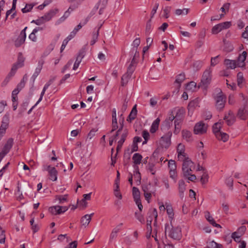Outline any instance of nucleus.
Instances as JSON below:
<instances>
[{"mask_svg":"<svg viewBox=\"0 0 248 248\" xmlns=\"http://www.w3.org/2000/svg\"><path fill=\"white\" fill-rule=\"evenodd\" d=\"M135 171L134 173V177L136 181L138 182L139 183H140L141 176L139 170V167L138 166H134Z\"/></svg>","mask_w":248,"mask_h":248,"instance_id":"obj_33","label":"nucleus"},{"mask_svg":"<svg viewBox=\"0 0 248 248\" xmlns=\"http://www.w3.org/2000/svg\"><path fill=\"white\" fill-rule=\"evenodd\" d=\"M217 243L214 241L210 242L207 244V247L208 248H217Z\"/></svg>","mask_w":248,"mask_h":248,"instance_id":"obj_55","label":"nucleus"},{"mask_svg":"<svg viewBox=\"0 0 248 248\" xmlns=\"http://www.w3.org/2000/svg\"><path fill=\"white\" fill-rule=\"evenodd\" d=\"M10 117L9 114H5L2 118L1 125L0 126V131L5 134L6 130L9 127Z\"/></svg>","mask_w":248,"mask_h":248,"instance_id":"obj_8","label":"nucleus"},{"mask_svg":"<svg viewBox=\"0 0 248 248\" xmlns=\"http://www.w3.org/2000/svg\"><path fill=\"white\" fill-rule=\"evenodd\" d=\"M178 158L179 161L187 158L188 155L185 153V146L181 143L178 144L177 149Z\"/></svg>","mask_w":248,"mask_h":248,"instance_id":"obj_11","label":"nucleus"},{"mask_svg":"<svg viewBox=\"0 0 248 248\" xmlns=\"http://www.w3.org/2000/svg\"><path fill=\"white\" fill-rule=\"evenodd\" d=\"M85 54V51L83 50H80L77 57L76 61L73 66V70H76L79 66V63H80L82 58L84 57Z\"/></svg>","mask_w":248,"mask_h":248,"instance_id":"obj_18","label":"nucleus"},{"mask_svg":"<svg viewBox=\"0 0 248 248\" xmlns=\"http://www.w3.org/2000/svg\"><path fill=\"white\" fill-rule=\"evenodd\" d=\"M182 136L184 140L189 142L192 140V133L187 130H183L182 131Z\"/></svg>","mask_w":248,"mask_h":248,"instance_id":"obj_22","label":"nucleus"},{"mask_svg":"<svg viewBox=\"0 0 248 248\" xmlns=\"http://www.w3.org/2000/svg\"><path fill=\"white\" fill-rule=\"evenodd\" d=\"M185 75L184 73H181L178 75L175 79V82L179 84V86L181 83L185 80Z\"/></svg>","mask_w":248,"mask_h":248,"instance_id":"obj_42","label":"nucleus"},{"mask_svg":"<svg viewBox=\"0 0 248 248\" xmlns=\"http://www.w3.org/2000/svg\"><path fill=\"white\" fill-rule=\"evenodd\" d=\"M172 125V123L169 122V121L166 119L163 123V127H165L166 128L169 129Z\"/></svg>","mask_w":248,"mask_h":248,"instance_id":"obj_60","label":"nucleus"},{"mask_svg":"<svg viewBox=\"0 0 248 248\" xmlns=\"http://www.w3.org/2000/svg\"><path fill=\"white\" fill-rule=\"evenodd\" d=\"M100 29V27H98L96 32L93 33L92 36V40L91 41V45H93L95 42L97 41L98 39V36L99 34V31Z\"/></svg>","mask_w":248,"mask_h":248,"instance_id":"obj_36","label":"nucleus"},{"mask_svg":"<svg viewBox=\"0 0 248 248\" xmlns=\"http://www.w3.org/2000/svg\"><path fill=\"white\" fill-rule=\"evenodd\" d=\"M242 36L246 39H248V26L245 28V31L243 32Z\"/></svg>","mask_w":248,"mask_h":248,"instance_id":"obj_64","label":"nucleus"},{"mask_svg":"<svg viewBox=\"0 0 248 248\" xmlns=\"http://www.w3.org/2000/svg\"><path fill=\"white\" fill-rule=\"evenodd\" d=\"M20 67H18V65L16 63L14 64V65L12 67L10 72L9 73L10 74V75L14 76L16 73V70Z\"/></svg>","mask_w":248,"mask_h":248,"instance_id":"obj_49","label":"nucleus"},{"mask_svg":"<svg viewBox=\"0 0 248 248\" xmlns=\"http://www.w3.org/2000/svg\"><path fill=\"white\" fill-rule=\"evenodd\" d=\"M114 195L117 198H118L120 200L122 199V194H121V193L119 191V189H114Z\"/></svg>","mask_w":248,"mask_h":248,"instance_id":"obj_59","label":"nucleus"},{"mask_svg":"<svg viewBox=\"0 0 248 248\" xmlns=\"http://www.w3.org/2000/svg\"><path fill=\"white\" fill-rule=\"evenodd\" d=\"M120 228H119L118 227H115L113 229L109 237V241L110 242H111L114 238H115L117 237V233L120 231Z\"/></svg>","mask_w":248,"mask_h":248,"instance_id":"obj_35","label":"nucleus"},{"mask_svg":"<svg viewBox=\"0 0 248 248\" xmlns=\"http://www.w3.org/2000/svg\"><path fill=\"white\" fill-rule=\"evenodd\" d=\"M178 190L179 196L181 199L184 197V192L186 190V184L183 180H180L178 181Z\"/></svg>","mask_w":248,"mask_h":248,"instance_id":"obj_19","label":"nucleus"},{"mask_svg":"<svg viewBox=\"0 0 248 248\" xmlns=\"http://www.w3.org/2000/svg\"><path fill=\"white\" fill-rule=\"evenodd\" d=\"M169 168L170 169V170H176V166L175 164V162L174 160H170L168 163Z\"/></svg>","mask_w":248,"mask_h":248,"instance_id":"obj_46","label":"nucleus"},{"mask_svg":"<svg viewBox=\"0 0 248 248\" xmlns=\"http://www.w3.org/2000/svg\"><path fill=\"white\" fill-rule=\"evenodd\" d=\"M160 121V119L157 118L153 122L150 128L151 133H154L158 129Z\"/></svg>","mask_w":248,"mask_h":248,"instance_id":"obj_27","label":"nucleus"},{"mask_svg":"<svg viewBox=\"0 0 248 248\" xmlns=\"http://www.w3.org/2000/svg\"><path fill=\"white\" fill-rule=\"evenodd\" d=\"M43 64V62H39L38 65L35 69V71L31 78V79L32 80L33 82H34L37 77L39 75V73H40L41 69L42 68Z\"/></svg>","mask_w":248,"mask_h":248,"instance_id":"obj_23","label":"nucleus"},{"mask_svg":"<svg viewBox=\"0 0 248 248\" xmlns=\"http://www.w3.org/2000/svg\"><path fill=\"white\" fill-rule=\"evenodd\" d=\"M140 38H136L135 39L132 44L133 47L137 48V49H138V47L140 45Z\"/></svg>","mask_w":248,"mask_h":248,"instance_id":"obj_53","label":"nucleus"},{"mask_svg":"<svg viewBox=\"0 0 248 248\" xmlns=\"http://www.w3.org/2000/svg\"><path fill=\"white\" fill-rule=\"evenodd\" d=\"M208 176L207 174H204L201 178V182L202 184H205L208 182Z\"/></svg>","mask_w":248,"mask_h":248,"instance_id":"obj_52","label":"nucleus"},{"mask_svg":"<svg viewBox=\"0 0 248 248\" xmlns=\"http://www.w3.org/2000/svg\"><path fill=\"white\" fill-rule=\"evenodd\" d=\"M150 135L147 130H143L142 132V137L144 140H148L149 139Z\"/></svg>","mask_w":248,"mask_h":248,"instance_id":"obj_63","label":"nucleus"},{"mask_svg":"<svg viewBox=\"0 0 248 248\" xmlns=\"http://www.w3.org/2000/svg\"><path fill=\"white\" fill-rule=\"evenodd\" d=\"M226 184L230 187H232L233 186V179L232 177H228L226 180Z\"/></svg>","mask_w":248,"mask_h":248,"instance_id":"obj_57","label":"nucleus"},{"mask_svg":"<svg viewBox=\"0 0 248 248\" xmlns=\"http://www.w3.org/2000/svg\"><path fill=\"white\" fill-rule=\"evenodd\" d=\"M35 5V3L27 4L25 7L21 9V11L23 13H26L30 12Z\"/></svg>","mask_w":248,"mask_h":248,"instance_id":"obj_37","label":"nucleus"},{"mask_svg":"<svg viewBox=\"0 0 248 248\" xmlns=\"http://www.w3.org/2000/svg\"><path fill=\"white\" fill-rule=\"evenodd\" d=\"M31 22L35 23L37 25H41L46 22L45 21L43 17L41 16L36 20H32Z\"/></svg>","mask_w":248,"mask_h":248,"instance_id":"obj_45","label":"nucleus"},{"mask_svg":"<svg viewBox=\"0 0 248 248\" xmlns=\"http://www.w3.org/2000/svg\"><path fill=\"white\" fill-rule=\"evenodd\" d=\"M218 57L219 56H217L216 57H213L211 58V66H215L216 64H217L218 62Z\"/></svg>","mask_w":248,"mask_h":248,"instance_id":"obj_47","label":"nucleus"},{"mask_svg":"<svg viewBox=\"0 0 248 248\" xmlns=\"http://www.w3.org/2000/svg\"><path fill=\"white\" fill-rule=\"evenodd\" d=\"M171 10V7L167 6L163 10V12L164 14V16L167 18L169 17V13Z\"/></svg>","mask_w":248,"mask_h":248,"instance_id":"obj_48","label":"nucleus"},{"mask_svg":"<svg viewBox=\"0 0 248 248\" xmlns=\"http://www.w3.org/2000/svg\"><path fill=\"white\" fill-rule=\"evenodd\" d=\"M171 136V132L169 131L161 137L160 140V144L163 148L167 149L170 146Z\"/></svg>","mask_w":248,"mask_h":248,"instance_id":"obj_6","label":"nucleus"},{"mask_svg":"<svg viewBox=\"0 0 248 248\" xmlns=\"http://www.w3.org/2000/svg\"><path fill=\"white\" fill-rule=\"evenodd\" d=\"M94 213H92L90 215L86 214L81 219V223L83 226L86 227L90 222L92 217Z\"/></svg>","mask_w":248,"mask_h":248,"instance_id":"obj_20","label":"nucleus"},{"mask_svg":"<svg viewBox=\"0 0 248 248\" xmlns=\"http://www.w3.org/2000/svg\"><path fill=\"white\" fill-rule=\"evenodd\" d=\"M172 228L170 230V228L169 224L165 225V232H169V236L176 240H179L180 239L181 236V229L180 227H173L171 226Z\"/></svg>","mask_w":248,"mask_h":248,"instance_id":"obj_2","label":"nucleus"},{"mask_svg":"<svg viewBox=\"0 0 248 248\" xmlns=\"http://www.w3.org/2000/svg\"><path fill=\"white\" fill-rule=\"evenodd\" d=\"M132 193L134 201L135 202L140 201V192L138 188L133 187L132 188Z\"/></svg>","mask_w":248,"mask_h":248,"instance_id":"obj_29","label":"nucleus"},{"mask_svg":"<svg viewBox=\"0 0 248 248\" xmlns=\"http://www.w3.org/2000/svg\"><path fill=\"white\" fill-rule=\"evenodd\" d=\"M24 59L21 53H19L18 57V61L16 62L18 67H22L24 65Z\"/></svg>","mask_w":248,"mask_h":248,"instance_id":"obj_44","label":"nucleus"},{"mask_svg":"<svg viewBox=\"0 0 248 248\" xmlns=\"http://www.w3.org/2000/svg\"><path fill=\"white\" fill-rule=\"evenodd\" d=\"M237 116L242 120H246L248 116V111L245 108H240L238 111Z\"/></svg>","mask_w":248,"mask_h":248,"instance_id":"obj_21","label":"nucleus"},{"mask_svg":"<svg viewBox=\"0 0 248 248\" xmlns=\"http://www.w3.org/2000/svg\"><path fill=\"white\" fill-rule=\"evenodd\" d=\"M166 211L167 214L169 216V217L171 219V220L173 219V216H174V213L173 211L172 208V206L168 204L166 205Z\"/></svg>","mask_w":248,"mask_h":248,"instance_id":"obj_41","label":"nucleus"},{"mask_svg":"<svg viewBox=\"0 0 248 248\" xmlns=\"http://www.w3.org/2000/svg\"><path fill=\"white\" fill-rule=\"evenodd\" d=\"M246 230V227L245 226H242L239 227L237 230L233 232L232 235H233V236H237L239 237H241L244 233Z\"/></svg>","mask_w":248,"mask_h":248,"instance_id":"obj_31","label":"nucleus"},{"mask_svg":"<svg viewBox=\"0 0 248 248\" xmlns=\"http://www.w3.org/2000/svg\"><path fill=\"white\" fill-rule=\"evenodd\" d=\"M13 144L14 139L12 138H9L5 143L1 152L6 155L10 152Z\"/></svg>","mask_w":248,"mask_h":248,"instance_id":"obj_13","label":"nucleus"},{"mask_svg":"<svg viewBox=\"0 0 248 248\" xmlns=\"http://www.w3.org/2000/svg\"><path fill=\"white\" fill-rule=\"evenodd\" d=\"M207 125L202 122L197 123L194 128V133L195 134H203L206 133Z\"/></svg>","mask_w":248,"mask_h":248,"instance_id":"obj_9","label":"nucleus"},{"mask_svg":"<svg viewBox=\"0 0 248 248\" xmlns=\"http://www.w3.org/2000/svg\"><path fill=\"white\" fill-rule=\"evenodd\" d=\"M97 131V130L95 129H92L88 135V138L91 139L93 138L95 136V133Z\"/></svg>","mask_w":248,"mask_h":248,"instance_id":"obj_54","label":"nucleus"},{"mask_svg":"<svg viewBox=\"0 0 248 248\" xmlns=\"http://www.w3.org/2000/svg\"><path fill=\"white\" fill-rule=\"evenodd\" d=\"M135 69L134 67L128 66L126 73L124 74L121 78V84L124 86L128 81V79L130 78Z\"/></svg>","mask_w":248,"mask_h":248,"instance_id":"obj_12","label":"nucleus"},{"mask_svg":"<svg viewBox=\"0 0 248 248\" xmlns=\"http://www.w3.org/2000/svg\"><path fill=\"white\" fill-rule=\"evenodd\" d=\"M224 119L228 125H232L235 122L236 117L232 111L230 110L228 114H225Z\"/></svg>","mask_w":248,"mask_h":248,"instance_id":"obj_14","label":"nucleus"},{"mask_svg":"<svg viewBox=\"0 0 248 248\" xmlns=\"http://www.w3.org/2000/svg\"><path fill=\"white\" fill-rule=\"evenodd\" d=\"M215 99L217 108L219 110H222L225 106L226 96L223 94L221 91L219 90V93L215 97Z\"/></svg>","mask_w":248,"mask_h":248,"instance_id":"obj_4","label":"nucleus"},{"mask_svg":"<svg viewBox=\"0 0 248 248\" xmlns=\"http://www.w3.org/2000/svg\"><path fill=\"white\" fill-rule=\"evenodd\" d=\"M183 161L182 170L184 177H187L190 175V172L192 171L194 168L193 162L188 158L182 160Z\"/></svg>","mask_w":248,"mask_h":248,"instance_id":"obj_3","label":"nucleus"},{"mask_svg":"<svg viewBox=\"0 0 248 248\" xmlns=\"http://www.w3.org/2000/svg\"><path fill=\"white\" fill-rule=\"evenodd\" d=\"M184 111L183 109H179L176 113V114L175 116V120L177 121H183V117H184Z\"/></svg>","mask_w":248,"mask_h":248,"instance_id":"obj_34","label":"nucleus"},{"mask_svg":"<svg viewBox=\"0 0 248 248\" xmlns=\"http://www.w3.org/2000/svg\"><path fill=\"white\" fill-rule=\"evenodd\" d=\"M162 182L165 186V188L167 190H169L170 188V185L168 179L167 178L163 179L162 180Z\"/></svg>","mask_w":248,"mask_h":248,"instance_id":"obj_61","label":"nucleus"},{"mask_svg":"<svg viewBox=\"0 0 248 248\" xmlns=\"http://www.w3.org/2000/svg\"><path fill=\"white\" fill-rule=\"evenodd\" d=\"M202 66V62L199 61H196L193 63V67H195L196 69H199Z\"/></svg>","mask_w":248,"mask_h":248,"instance_id":"obj_56","label":"nucleus"},{"mask_svg":"<svg viewBox=\"0 0 248 248\" xmlns=\"http://www.w3.org/2000/svg\"><path fill=\"white\" fill-rule=\"evenodd\" d=\"M142 158V156L139 153H135L134 154L132 157V159L135 164L134 166H137L138 165L140 164L141 162Z\"/></svg>","mask_w":248,"mask_h":248,"instance_id":"obj_32","label":"nucleus"},{"mask_svg":"<svg viewBox=\"0 0 248 248\" xmlns=\"http://www.w3.org/2000/svg\"><path fill=\"white\" fill-rule=\"evenodd\" d=\"M130 53L131 55H133V57L129 66H131L135 68V65L137 62V58H138L140 55L139 52L138 51L137 48L132 47Z\"/></svg>","mask_w":248,"mask_h":248,"instance_id":"obj_15","label":"nucleus"},{"mask_svg":"<svg viewBox=\"0 0 248 248\" xmlns=\"http://www.w3.org/2000/svg\"><path fill=\"white\" fill-rule=\"evenodd\" d=\"M137 114V105H135L133 107L132 110L131 111V112L127 119V121L129 122H131L132 121H133V120H134L136 118Z\"/></svg>","mask_w":248,"mask_h":248,"instance_id":"obj_24","label":"nucleus"},{"mask_svg":"<svg viewBox=\"0 0 248 248\" xmlns=\"http://www.w3.org/2000/svg\"><path fill=\"white\" fill-rule=\"evenodd\" d=\"M221 126V123H217L213 126V131L215 136L218 132H220V131Z\"/></svg>","mask_w":248,"mask_h":248,"instance_id":"obj_39","label":"nucleus"},{"mask_svg":"<svg viewBox=\"0 0 248 248\" xmlns=\"http://www.w3.org/2000/svg\"><path fill=\"white\" fill-rule=\"evenodd\" d=\"M67 206L56 205L49 208V212L53 215H59L64 213L68 210Z\"/></svg>","mask_w":248,"mask_h":248,"instance_id":"obj_10","label":"nucleus"},{"mask_svg":"<svg viewBox=\"0 0 248 248\" xmlns=\"http://www.w3.org/2000/svg\"><path fill=\"white\" fill-rule=\"evenodd\" d=\"M247 53L246 51H243L241 54L239 55L237 61H236L237 66L240 67H243L245 65V61L247 57Z\"/></svg>","mask_w":248,"mask_h":248,"instance_id":"obj_17","label":"nucleus"},{"mask_svg":"<svg viewBox=\"0 0 248 248\" xmlns=\"http://www.w3.org/2000/svg\"><path fill=\"white\" fill-rule=\"evenodd\" d=\"M36 33V32H35L33 31H32V32L29 35V39L33 42H36L37 40L36 36L35 35Z\"/></svg>","mask_w":248,"mask_h":248,"instance_id":"obj_58","label":"nucleus"},{"mask_svg":"<svg viewBox=\"0 0 248 248\" xmlns=\"http://www.w3.org/2000/svg\"><path fill=\"white\" fill-rule=\"evenodd\" d=\"M224 64L227 68L234 69L237 66L236 61L225 59L224 60Z\"/></svg>","mask_w":248,"mask_h":248,"instance_id":"obj_25","label":"nucleus"},{"mask_svg":"<svg viewBox=\"0 0 248 248\" xmlns=\"http://www.w3.org/2000/svg\"><path fill=\"white\" fill-rule=\"evenodd\" d=\"M127 136V132L126 131L124 132L121 137V139L118 141L120 142V144H123L124 142L125 139Z\"/></svg>","mask_w":248,"mask_h":248,"instance_id":"obj_50","label":"nucleus"},{"mask_svg":"<svg viewBox=\"0 0 248 248\" xmlns=\"http://www.w3.org/2000/svg\"><path fill=\"white\" fill-rule=\"evenodd\" d=\"M188 13V9L184 8L183 9H178L175 11V14L177 16L186 15Z\"/></svg>","mask_w":248,"mask_h":248,"instance_id":"obj_40","label":"nucleus"},{"mask_svg":"<svg viewBox=\"0 0 248 248\" xmlns=\"http://www.w3.org/2000/svg\"><path fill=\"white\" fill-rule=\"evenodd\" d=\"M216 137L218 140H222L223 142L227 141L229 139L228 134L222 132L217 133Z\"/></svg>","mask_w":248,"mask_h":248,"instance_id":"obj_28","label":"nucleus"},{"mask_svg":"<svg viewBox=\"0 0 248 248\" xmlns=\"http://www.w3.org/2000/svg\"><path fill=\"white\" fill-rule=\"evenodd\" d=\"M212 69L211 67H208L205 70L202 75L201 82L199 85L198 88L201 87L205 90L207 89L212 79Z\"/></svg>","mask_w":248,"mask_h":248,"instance_id":"obj_1","label":"nucleus"},{"mask_svg":"<svg viewBox=\"0 0 248 248\" xmlns=\"http://www.w3.org/2000/svg\"><path fill=\"white\" fill-rule=\"evenodd\" d=\"M169 173H170V177L171 179H172L173 180H174V181H176V175L175 170H170Z\"/></svg>","mask_w":248,"mask_h":248,"instance_id":"obj_62","label":"nucleus"},{"mask_svg":"<svg viewBox=\"0 0 248 248\" xmlns=\"http://www.w3.org/2000/svg\"><path fill=\"white\" fill-rule=\"evenodd\" d=\"M27 29V27H25L24 29L21 31L19 35L15 40V46L16 47H18L24 43L26 38V31Z\"/></svg>","mask_w":248,"mask_h":248,"instance_id":"obj_7","label":"nucleus"},{"mask_svg":"<svg viewBox=\"0 0 248 248\" xmlns=\"http://www.w3.org/2000/svg\"><path fill=\"white\" fill-rule=\"evenodd\" d=\"M58 9H53L49 10L44 16H42L46 22L50 20L53 17H54L56 14L58 12Z\"/></svg>","mask_w":248,"mask_h":248,"instance_id":"obj_16","label":"nucleus"},{"mask_svg":"<svg viewBox=\"0 0 248 248\" xmlns=\"http://www.w3.org/2000/svg\"><path fill=\"white\" fill-rule=\"evenodd\" d=\"M232 24L230 21H226L214 26L212 29V33L214 34H217L221 31L229 28Z\"/></svg>","mask_w":248,"mask_h":248,"instance_id":"obj_5","label":"nucleus"},{"mask_svg":"<svg viewBox=\"0 0 248 248\" xmlns=\"http://www.w3.org/2000/svg\"><path fill=\"white\" fill-rule=\"evenodd\" d=\"M147 170L151 172L152 174L154 175L155 173L156 170L155 165L153 163H149L147 166Z\"/></svg>","mask_w":248,"mask_h":248,"instance_id":"obj_38","label":"nucleus"},{"mask_svg":"<svg viewBox=\"0 0 248 248\" xmlns=\"http://www.w3.org/2000/svg\"><path fill=\"white\" fill-rule=\"evenodd\" d=\"M55 200L59 202V203H63L67 200V195H57L55 197Z\"/></svg>","mask_w":248,"mask_h":248,"instance_id":"obj_43","label":"nucleus"},{"mask_svg":"<svg viewBox=\"0 0 248 248\" xmlns=\"http://www.w3.org/2000/svg\"><path fill=\"white\" fill-rule=\"evenodd\" d=\"M92 193H90L86 194L83 195V199L82 200V201L84 203L85 206H86L87 203L85 202L86 200H90L91 198Z\"/></svg>","mask_w":248,"mask_h":248,"instance_id":"obj_51","label":"nucleus"},{"mask_svg":"<svg viewBox=\"0 0 248 248\" xmlns=\"http://www.w3.org/2000/svg\"><path fill=\"white\" fill-rule=\"evenodd\" d=\"M197 89V84L194 81H191L188 83L186 88V90L187 92H193L196 91Z\"/></svg>","mask_w":248,"mask_h":248,"instance_id":"obj_30","label":"nucleus"},{"mask_svg":"<svg viewBox=\"0 0 248 248\" xmlns=\"http://www.w3.org/2000/svg\"><path fill=\"white\" fill-rule=\"evenodd\" d=\"M50 179L53 181H56L57 180L58 171L56 170L55 168L52 167L49 170L48 172Z\"/></svg>","mask_w":248,"mask_h":248,"instance_id":"obj_26","label":"nucleus"}]
</instances>
